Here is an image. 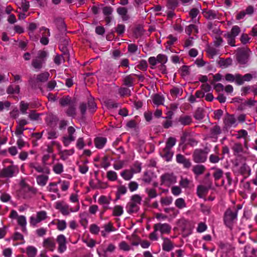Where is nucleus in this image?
<instances>
[{
  "instance_id": "f257e3e1",
  "label": "nucleus",
  "mask_w": 257,
  "mask_h": 257,
  "mask_svg": "<svg viewBox=\"0 0 257 257\" xmlns=\"http://www.w3.org/2000/svg\"><path fill=\"white\" fill-rule=\"evenodd\" d=\"M47 56L48 53L47 51L44 50L39 51L37 52V56L32 61V66L35 69L40 70L45 63Z\"/></svg>"
},
{
  "instance_id": "f03ea898",
  "label": "nucleus",
  "mask_w": 257,
  "mask_h": 257,
  "mask_svg": "<svg viewBox=\"0 0 257 257\" xmlns=\"http://www.w3.org/2000/svg\"><path fill=\"white\" fill-rule=\"evenodd\" d=\"M142 200V197L139 195L135 194L133 195L131 197L130 201L127 203L126 206L127 213L131 214L138 212Z\"/></svg>"
},
{
  "instance_id": "7ed1b4c3",
  "label": "nucleus",
  "mask_w": 257,
  "mask_h": 257,
  "mask_svg": "<svg viewBox=\"0 0 257 257\" xmlns=\"http://www.w3.org/2000/svg\"><path fill=\"white\" fill-rule=\"evenodd\" d=\"M209 151V149L207 147H205L203 150L196 149L193 154V161L196 163L205 162L207 160V156Z\"/></svg>"
},
{
  "instance_id": "20e7f679",
  "label": "nucleus",
  "mask_w": 257,
  "mask_h": 257,
  "mask_svg": "<svg viewBox=\"0 0 257 257\" xmlns=\"http://www.w3.org/2000/svg\"><path fill=\"white\" fill-rule=\"evenodd\" d=\"M55 207L57 209L59 210L63 215H67L70 213V212H76L78 211L79 209V205L78 204L75 208L73 209L70 207L69 205L65 202L59 201L56 202Z\"/></svg>"
},
{
  "instance_id": "39448f33",
  "label": "nucleus",
  "mask_w": 257,
  "mask_h": 257,
  "mask_svg": "<svg viewBox=\"0 0 257 257\" xmlns=\"http://www.w3.org/2000/svg\"><path fill=\"white\" fill-rule=\"evenodd\" d=\"M237 214V210L234 211L231 209H227L224 213V221L225 224L229 227H231L233 222L236 220Z\"/></svg>"
},
{
  "instance_id": "423d86ee",
  "label": "nucleus",
  "mask_w": 257,
  "mask_h": 257,
  "mask_svg": "<svg viewBox=\"0 0 257 257\" xmlns=\"http://www.w3.org/2000/svg\"><path fill=\"white\" fill-rule=\"evenodd\" d=\"M19 172L18 168L15 165H11L3 169L0 172L1 178H12L15 174Z\"/></svg>"
},
{
  "instance_id": "0eeeda50",
  "label": "nucleus",
  "mask_w": 257,
  "mask_h": 257,
  "mask_svg": "<svg viewBox=\"0 0 257 257\" xmlns=\"http://www.w3.org/2000/svg\"><path fill=\"white\" fill-rule=\"evenodd\" d=\"M160 179L161 184L168 187L177 182V177L173 173H165L161 176Z\"/></svg>"
},
{
  "instance_id": "6e6552de",
  "label": "nucleus",
  "mask_w": 257,
  "mask_h": 257,
  "mask_svg": "<svg viewBox=\"0 0 257 257\" xmlns=\"http://www.w3.org/2000/svg\"><path fill=\"white\" fill-rule=\"evenodd\" d=\"M67 132L68 136H64L62 138V142L64 145L66 147L69 146L71 142L75 140V137L73 136V134L75 132V129L73 126H69L67 129Z\"/></svg>"
},
{
  "instance_id": "1a4fd4ad",
  "label": "nucleus",
  "mask_w": 257,
  "mask_h": 257,
  "mask_svg": "<svg viewBox=\"0 0 257 257\" xmlns=\"http://www.w3.org/2000/svg\"><path fill=\"white\" fill-rule=\"evenodd\" d=\"M153 227L154 229H155V231H160L162 234H169L171 230V226L166 223L155 224Z\"/></svg>"
},
{
  "instance_id": "9d476101",
  "label": "nucleus",
  "mask_w": 257,
  "mask_h": 257,
  "mask_svg": "<svg viewBox=\"0 0 257 257\" xmlns=\"http://www.w3.org/2000/svg\"><path fill=\"white\" fill-rule=\"evenodd\" d=\"M251 52L248 49L239 50L237 54V60L241 64H245Z\"/></svg>"
},
{
  "instance_id": "9b49d317",
  "label": "nucleus",
  "mask_w": 257,
  "mask_h": 257,
  "mask_svg": "<svg viewBox=\"0 0 257 257\" xmlns=\"http://www.w3.org/2000/svg\"><path fill=\"white\" fill-rule=\"evenodd\" d=\"M56 241L58 243V250L59 252L60 253L64 252L67 248L65 236L63 234H60L57 237Z\"/></svg>"
},
{
  "instance_id": "f8f14e48",
  "label": "nucleus",
  "mask_w": 257,
  "mask_h": 257,
  "mask_svg": "<svg viewBox=\"0 0 257 257\" xmlns=\"http://www.w3.org/2000/svg\"><path fill=\"white\" fill-rule=\"evenodd\" d=\"M231 149L234 156H239L245 153L242 144L239 143H234Z\"/></svg>"
},
{
  "instance_id": "ddd939ff",
  "label": "nucleus",
  "mask_w": 257,
  "mask_h": 257,
  "mask_svg": "<svg viewBox=\"0 0 257 257\" xmlns=\"http://www.w3.org/2000/svg\"><path fill=\"white\" fill-rule=\"evenodd\" d=\"M40 31H43L42 37L40 39V42L44 45H46L49 43L48 37L50 36L49 30L45 27H42L40 29Z\"/></svg>"
},
{
  "instance_id": "4468645a",
  "label": "nucleus",
  "mask_w": 257,
  "mask_h": 257,
  "mask_svg": "<svg viewBox=\"0 0 257 257\" xmlns=\"http://www.w3.org/2000/svg\"><path fill=\"white\" fill-rule=\"evenodd\" d=\"M43 246L46 249L53 251L56 246L55 240L53 237L45 238L43 242Z\"/></svg>"
},
{
  "instance_id": "2eb2a0df",
  "label": "nucleus",
  "mask_w": 257,
  "mask_h": 257,
  "mask_svg": "<svg viewBox=\"0 0 257 257\" xmlns=\"http://www.w3.org/2000/svg\"><path fill=\"white\" fill-rule=\"evenodd\" d=\"M176 161L179 164L183 165L184 167L189 168L191 166V163L189 159H186L183 155L178 154L176 156Z\"/></svg>"
},
{
  "instance_id": "dca6fc26",
  "label": "nucleus",
  "mask_w": 257,
  "mask_h": 257,
  "mask_svg": "<svg viewBox=\"0 0 257 257\" xmlns=\"http://www.w3.org/2000/svg\"><path fill=\"white\" fill-rule=\"evenodd\" d=\"M224 123L227 127L236 125V119L233 115L227 114L224 119Z\"/></svg>"
},
{
  "instance_id": "f3484780",
  "label": "nucleus",
  "mask_w": 257,
  "mask_h": 257,
  "mask_svg": "<svg viewBox=\"0 0 257 257\" xmlns=\"http://www.w3.org/2000/svg\"><path fill=\"white\" fill-rule=\"evenodd\" d=\"M161 155L167 161H169L173 157V153L171 151V149L165 147L161 152Z\"/></svg>"
},
{
  "instance_id": "a211bd4d",
  "label": "nucleus",
  "mask_w": 257,
  "mask_h": 257,
  "mask_svg": "<svg viewBox=\"0 0 257 257\" xmlns=\"http://www.w3.org/2000/svg\"><path fill=\"white\" fill-rule=\"evenodd\" d=\"M163 243L162 244L163 249L166 251H170L173 247V242L168 238L162 237Z\"/></svg>"
},
{
  "instance_id": "6ab92c4d",
  "label": "nucleus",
  "mask_w": 257,
  "mask_h": 257,
  "mask_svg": "<svg viewBox=\"0 0 257 257\" xmlns=\"http://www.w3.org/2000/svg\"><path fill=\"white\" fill-rule=\"evenodd\" d=\"M29 166L30 168L34 169L36 171H37L39 173H45L46 174H49L50 173V170L48 168H43L37 163H30Z\"/></svg>"
},
{
  "instance_id": "aec40b11",
  "label": "nucleus",
  "mask_w": 257,
  "mask_h": 257,
  "mask_svg": "<svg viewBox=\"0 0 257 257\" xmlns=\"http://www.w3.org/2000/svg\"><path fill=\"white\" fill-rule=\"evenodd\" d=\"M256 249L252 247L249 245H247L244 247V255L245 257H256L255 252Z\"/></svg>"
},
{
  "instance_id": "412c9836",
  "label": "nucleus",
  "mask_w": 257,
  "mask_h": 257,
  "mask_svg": "<svg viewBox=\"0 0 257 257\" xmlns=\"http://www.w3.org/2000/svg\"><path fill=\"white\" fill-rule=\"evenodd\" d=\"M75 102V100L68 95L63 96L59 100L60 104L63 107L69 106Z\"/></svg>"
},
{
  "instance_id": "4be33fe9",
  "label": "nucleus",
  "mask_w": 257,
  "mask_h": 257,
  "mask_svg": "<svg viewBox=\"0 0 257 257\" xmlns=\"http://www.w3.org/2000/svg\"><path fill=\"white\" fill-rule=\"evenodd\" d=\"M54 22L56 25L59 31L62 32H65L66 31V25L62 19L56 18L54 19Z\"/></svg>"
},
{
  "instance_id": "5701e85b",
  "label": "nucleus",
  "mask_w": 257,
  "mask_h": 257,
  "mask_svg": "<svg viewBox=\"0 0 257 257\" xmlns=\"http://www.w3.org/2000/svg\"><path fill=\"white\" fill-rule=\"evenodd\" d=\"M103 228H104V230L101 231V233L102 236L103 237H105L107 233L115 230V229L113 226L112 223L110 222L104 224Z\"/></svg>"
},
{
  "instance_id": "b1692460",
  "label": "nucleus",
  "mask_w": 257,
  "mask_h": 257,
  "mask_svg": "<svg viewBox=\"0 0 257 257\" xmlns=\"http://www.w3.org/2000/svg\"><path fill=\"white\" fill-rule=\"evenodd\" d=\"M209 188L203 185H199L197 188V194L200 198H203L208 193Z\"/></svg>"
},
{
  "instance_id": "393cba45",
  "label": "nucleus",
  "mask_w": 257,
  "mask_h": 257,
  "mask_svg": "<svg viewBox=\"0 0 257 257\" xmlns=\"http://www.w3.org/2000/svg\"><path fill=\"white\" fill-rule=\"evenodd\" d=\"M178 122L183 125H189L192 122V119L190 116L182 115L180 116Z\"/></svg>"
},
{
  "instance_id": "a878e982",
  "label": "nucleus",
  "mask_w": 257,
  "mask_h": 257,
  "mask_svg": "<svg viewBox=\"0 0 257 257\" xmlns=\"http://www.w3.org/2000/svg\"><path fill=\"white\" fill-rule=\"evenodd\" d=\"M202 13L204 17L208 20H214L218 18L216 13L213 10H204Z\"/></svg>"
},
{
  "instance_id": "bb28decb",
  "label": "nucleus",
  "mask_w": 257,
  "mask_h": 257,
  "mask_svg": "<svg viewBox=\"0 0 257 257\" xmlns=\"http://www.w3.org/2000/svg\"><path fill=\"white\" fill-rule=\"evenodd\" d=\"M238 171L241 175L247 176L250 175V169L249 167L244 163L240 166Z\"/></svg>"
},
{
  "instance_id": "cd10ccee",
  "label": "nucleus",
  "mask_w": 257,
  "mask_h": 257,
  "mask_svg": "<svg viewBox=\"0 0 257 257\" xmlns=\"http://www.w3.org/2000/svg\"><path fill=\"white\" fill-rule=\"evenodd\" d=\"M106 142V139L103 137H97L94 140L95 147L98 149H102Z\"/></svg>"
},
{
  "instance_id": "c85d7f7f",
  "label": "nucleus",
  "mask_w": 257,
  "mask_h": 257,
  "mask_svg": "<svg viewBox=\"0 0 257 257\" xmlns=\"http://www.w3.org/2000/svg\"><path fill=\"white\" fill-rule=\"evenodd\" d=\"M134 173L130 169L129 170L126 169L121 172L120 175L125 180H131L133 176Z\"/></svg>"
},
{
  "instance_id": "c756f323",
  "label": "nucleus",
  "mask_w": 257,
  "mask_h": 257,
  "mask_svg": "<svg viewBox=\"0 0 257 257\" xmlns=\"http://www.w3.org/2000/svg\"><path fill=\"white\" fill-rule=\"evenodd\" d=\"M50 76V74L48 72H44L43 73H41L38 75H37V80L39 82H46Z\"/></svg>"
},
{
  "instance_id": "7c9ffc66",
  "label": "nucleus",
  "mask_w": 257,
  "mask_h": 257,
  "mask_svg": "<svg viewBox=\"0 0 257 257\" xmlns=\"http://www.w3.org/2000/svg\"><path fill=\"white\" fill-rule=\"evenodd\" d=\"M205 170V167L202 165H197L193 167L192 171L196 175L202 174Z\"/></svg>"
},
{
  "instance_id": "2f4dec72",
  "label": "nucleus",
  "mask_w": 257,
  "mask_h": 257,
  "mask_svg": "<svg viewBox=\"0 0 257 257\" xmlns=\"http://www.w3.org/2000/svg\"><path fill=\"white\" fill-rule=\"evenodd\" d=\"M48 176L43 175H39L36 178L37 182L39 185L44 186L46 184L48 180Z\"/></svg>"
},
{
  "instance_id": "473e14b6",
  "label": "nucleus",
  "mask_w": 257,
  "mask_h": 257,
  "mask_svg": "<svg viewBox=\"0 0 257 257\" xmlns=\"http://www.w3.org/2000/svg\"><path fill=\"white\" fill-rule=\"evenodd\" d=\"M65 112L68 116H74L76 115L75 102L68 106V108L66 109Z\"/></svg>"
},
{
  "instance_id": "72a5a7b5",
  "label": "nucleus",
  "mask_w": 257,
  "mask_h": 257,
  "mask_svg": "<svg viewBox=\"0 0 257 257\" xmlns=\"http://www.w3.org/2000/svg\"><path fill=\"white\" fill-rule=\"evenodd\" d=\"M26 253L28 257H35L37 253V249L33 246H28L26 248Z\"/></svg>"
},
{
  "instance_id": "f704fd0d",
  "label": "nucleus",
  "mask_w": 257,
  "mask_h": 257,
  "mask_svg": "<svg viewBox=\"0 0 257 257\" xmlns=\"http://www.w3.org/2000/svg\"><path fill=\"white\" fill-rule=\"evenodd\" d=\"M20 88L19 85H10L7 89V92L8 94H18L20 92Z\"/></svg>"
},
{
  "instance_id": "c9c22d12",
  "label": "nucleus",
  "mask_w": 257,
  "mask_h": 257,
  "mask_svg": "<svg viewBox=\"0 0 257 257\" xmlns=\"http://www.w3.org/2000/svg\"><path fill=\"white\" fill-rule=\"evenodd\" d=\"M116 11L119 15L121 16L123 21L127 20L128 17L126 16L127 10L126 8L124 7H119L117 9Z\"/></svg>"
},
{
  "instance_id": "e433bc0d",
  "label": "nucleus",
  "mask_w": 257,
  "mask_h": 257,
  "mask_svg": "<svg viewBox=\"0 0 257 257\" xmlns=\"http://www.w3.org/2000/svg\"><path fill=\"white\" fill-rule=\"evenodd\" d=\"M74 152L73 149H71L70 150H64L60 151L59 154L61 156V159L63 160H65L67 159L69 156L72 155Z\"/></svg>"
},
{
  "instance_id": "4c0bfd02",
  "label": "nucleus",
  "mask_w": 257,
  "mask_h": 257,
  "mask_svg": "<svg viewBox=\"0 0 257 257\" xmlns=\"http://www.w3.org/2000/svg\"><path fill=\"white\" fill-rule=\"evenodd\" d=\"M123 212V207L120 205H116L113 209L112 215L114 216H119Z\"/></svg>"
},
{
  "instance_id": "58836bf2",
  "label": "nucleus",
  "mask_w": 257,
  "mask_h": 257,
  "mask_svg": "<svg viewBox=\"0 0 257 257\" xmlns=\"http://www.w3.org/2000/svg\"><path fill=\"white\" fill-rule=\"evenodd\" d=\"M118 247L119 249L124 251H128L133 249L132 247L125 241H122L119 243Z\"/></svg>"
},
{
  "instance_id": "ea45409f",
  "label": "nucleus",
  "mask_w": 257,
  "mask_h": 257,
  "mask_svg": "<svg viewBox=\"0 0 257 257\" xmlns=\"http://www.w3.org/2000/svg\"><path fill=\"white\" fill-rule=\"evenodd\" d=\"M18 223L22 226L23 231H26V219L24 216H20L18 217Z\"/></svg>"
},
{
  "instance_id": "a19ab883",
  "label": "nucleus",
  "mask_w": 257,
  "mask_h": 257,
  "mask_svg": "<svg viewBox=\"0 0 257 257\" xmlns=\"http://www.w3.org/2000/svg\"><path fill=\"white\" fill-rule=\"evenodd\" d=\"M123 84L128 87H132L133 86L134 79L131 75L126 76L123 80Z\"/></svg>"
},
{
  "instance_id": "79ce46f5",
  "label": "nucleus",
  "mask_w": 257,
  "mask_h": 257,
  "mask_svg": "<svg viewBox=\"0 0 257 257\" xmlns=\"http://www.w3.org/2000/svg\"><path fill=\"white\" fill-rule=\"evenodd\" d=\"M88 109L91 112H93L96 109V104L93 98H90L88 101Z\"/></svg>"
},
{
  "instance_id": "37998d69",
  "label": "nucleus",
  "mask_w": 257,
  "mask_h": 257,
  "mask_svg": "<svg viewBox=\"0 0 257 257\" xmlns=\"http://www.w3.org/2000/svg\"><path fill=\"white\" fill-rule=\"evenodd\" d=\"M29 107V104L25 102L24 101H22L20 103V110L21 112L23 114L27 113V110L28 109Z\"/></svg>"
},
{
  "instance_id": "c03bdc74",
  "label": "nucleus",
  "mask_w": 257,
  "mask_h": 257,
  "mask_svg": "<svg viewBox=\"0 0 257 257\" xmlns=\"http://www.w3.org/2000/svg\"><path fill=\"white\" fill-rule=\"evenodd\" d=\"M111 199L105 196L101 195L98 199V202L101 205H108L110 203Z\"/></svg>"
},
{
  "instance_id": "a18cd8bd",
  "label": "nucleus",
  "mask_w": 257,
  "mask_h": 257,
  "mask_svg": "<svg viewBox=\"0 0 257 257\" xmlns=\"http://www.w3.org/2000/svg\"><path fill=\"white\" fill-rule=\"evenodd\" d=\"M57 183H49V186L47 187L48 190L50 192H53L57 193L58 197H60L59 193H58V189L57 187Z\"/></svg>"
},
{
  "instance_id": "49530a36",
  "label": "nucleus",
  "mask_w": 257,
  "mask_h": 257,
  "mask_svg": "<svg viewBox=\"0 0 257 257\" xmlns=\"http://www.w3.org/2000/svg\"><path fill=\"white\" fill-rule=\"evenodd\" d=\"M175 204L179 209H182L186 206L185 200L182 198H179L176 200Z\"/></svg>"
},
{
  "instance_id": "de8ad7c7",
  "label": "nucleus",
  "mask_w": 257,
  "mask_h": 257,
  "mask_svg": "<svg viewBox=\"0 0 257 257\" xmlns=\"http://www.w3.org/2000/svg\"><path fill=\"white\" fill-rule=\"evenodd\" d=\"M178 4L177 0H167L166 6L168 9L173 10L177 7Z\"/></svg>"
},
{
  "instance_id": "09e8293b",
  "label": "nucleus",
  "mask_w": 257,
  "mask_h": 257,
  "mask_svg": "<svg viewBox=\"0 0 257 257\" xmlns=\"http://www.w3.org/2000/svg\"><path fill=\"white\" fill-rule=\"evenodd\" d=\"M38 82H39V81H37V79H34V78H30V79L29 80V84L30 85V86H31V87L34 89H37V88H39L40 89V90L41 91H42V88L39 86V84H38Z\"/></svg>"
},
{
  "instance_id": "8fccbe9b",
  "label": "nucleus",
  "mask_w": 257,
  "mask_h": 257,
  "mask_svg": "<svg viewBox=\"0 0 257 257\" xmlns=\"http://www.w3.org/2000/svg\"><path fill=\"white\" fill-rule=\"evenodd\" d=\"M186 32L187 33V34L189 35H190L193 32H194L196 33H198V29L197 28V26L195 25H193V24H191L190 25H189L186 28Z\"/></svg>"
},
{
  "instance_id": "3c124183",
  "label": "nucleus",
  "mask_w": 257,
  "mask_h": 257,
  "mask_svg": "<svg viewBox=\"0 0 257 257\" xmlns=\"http://www.w3.org/2000/svg\"><path fill=\"white\" fill-rule=\"evenodd\" d=\"M115 32L119 36L122 35L125 31V27L123 24H118L114 28Z\"/></svg>"
},
{
  "instance_id": "603ef678",
  "label": "nucleus",
  "mask_w": 257,
  "mask_h": 257,
  "mask_svg": "<svg viewBox=\"0 0 257 257\" xmlns=\"http://www.w3.org/2000/svg\"><path fill=\"white\" fill-rule=\"evenodd\" d=\"M54 172L57 174H60L63 171V166L62 164L57 163L53 166Z\"/></svg>"
},
{
  "instance_id": "864d4df0",
  "label": "nucleus",
  "mask_w": 257,
  "mask_h": 257,
  "mask_svg": "<svg viewBox=\"0 0 257 257\" xmlns=\"http://www.w3.org/2000/svg\"><path fill=\"white\" fill-rule=\"evenodd\" d=\"M153 102L157 105L163 104L164 99L159 94H155L153 99Z\"/></svg>"
},
{
  "instance_id": "5fc2aeb1",
  "label": "nucleus",
  "mask_w": 257,
  "mask_h": 257,
  "mask_svg": "<svg viewBox=\"0 0 257 257\" xmlns=\"http://www.w3.org/2000/svg\"><path fill=\"white\" fill-rule=\"evenodd\" d=\"M131 169L134 174L140 173L142 169L141 164L139 162H136L133 167H131Z\"/></svg>"
},
{
  "instance_id": "6e6d98bb",
  "label": "nucleus",
  "mask_w": 257,
  "mask_h": 257,
  "mask_svg": "<svg viewBox=\"0 0 257 257\" xmlns=\"http://www.w3.org/2000/svg\"><path fill=\"white\" fill-rule=\"evenodd\" d=\"M194 116L197 120H200L202 119L204 117L203 110L200 108L197 109L195 112Z\"/></svg>"
},
{
  "instance_id": "4d7b16f0",
  "label": "nucleus",
  "mask_w": 257,
  "mask_h": 257,
  "mask_svg": "<svg viewBox=\"0 0 257 257\" xmlns=\"http://www.w3.org/2000/svg\"><path fill=\"white\" fill-rule=\"evenodd\" d=\"M107 177L110 181H115L117 178V174L114 171H109L107 172Z\"/></svg>"
},
{
  "instance_id": "13d9d810",
  "label": "nucleus",
  "mask_w": 257,
  "mask_h": 257,
  "mask_svg": "<svg viewBox=\"0 0 257 257\" xmlns=\"http://www.w3.org/2000/svg\"><path fill=\"white\" fill-rule=\"evenodd\" d=\"M224 37L227 39V43L231 46H235V38L229 34L227 33L224 35Z\"/></svg>"
},
{
  "instance_id": "bf43d9fd",
  "label": "nucleus",
  "mask_w": 257,
  "mask_h": 257,
  "mask_svg": "<svg viewBox=\"0 0 257 257\" xmlns=\"http://www.w3.org/2000/svg\"><path fill=\"white\" fill-rule=\"evenodd\" d=\"M152 180V174L148 172H145L144 174L143 181L147 184H149Z\"/></svg>"
},
{
  "instance_id": "052dcab7",
  "label": "nucleus",
  "mask_w": 257,
  "mask_h": 257,
  "mask_svg": "<svg viewBox=\"0 0 257 257\" xmlns=\"http://www.w3.org/2000/svg\"><path fill=\"white\" fill-rule=\"evenodd\" d=\"M240 32V29L237 26H233L230 33H228L233 37H236Z\"/></svg>"
},
{
  "instance_id": "680f3d73",
  "label": "nucleus",
  "mask_w": 257,
  "mask_h": 257,
  "mask_svg": "<svg viewBox=\"0 0 257 257\" xmlns=\"http://www.w3.org/2000/svg\"><path fill=\"white\" fill-rule=\"evenodd\" d=\"M57 229L59 230L62 231L66 228V222L63 220H58L57 222Z\"/></svg>"
},
{
  "instance_id": "e2e57ef3",
  "label": "nucleus",
  "mask_w": 257,
  "mask_h": 257,
  "mask_svg": "<svg viewBox=\"0 0 257 257\" xmlns=\"http://www.w3.org/2000/svg\"><path fill=\"white\" fill-rule=\"evenodd\" d=\"M156 58L158 63H160L161 64H165L168 61L167 57L164 54H159Z\"/></svg>"
},
{
  "instance_id": "0e129e2a",
  "label": "nucleus",
  "mask_w": 257,
  "mask_h": 257,
  "mask_svg": "<svg viewBox=\"0 0 257 257\" xmlns=\"http://www.w3.org/2000/svg\"><path fill=\"white\" fill-rule=\"evenodd\" d=\"M176 142V139L175 138L170 137L166 142V147L170 149H172V148L175 145Z\"/></svg>"
},
{
  "instance_id": "69168bd1",
  "label": "nucleus",
  "mask_w": 257,
  "mask_h": 257,
  "mask_svg": "<svg viewBox=\"0 0 257 257\" xmlns=\"http://www.w3.org/2000/svg\"><path fill=\"white\" fill-rule=\"evenodd\" d=\"M190 183V181L187 178H182L181 180L179 182L180 185L182 187L185 188L189 187Z\"/></svg>"
},
{
  "instance_id": "338daca9",
  "label": "nucleus",
  "mask_w": 257,
  "mask_h": 257,
  "mask_svg": "<svg viewBox=\"0 0 257 257\" xmlns=\"http://www.w3.org/2000/svg\"><path fill=\"white\" fill-rule=\"evenodd\" d=\"M181 74L182 76H186L189 75V67L186 65L183 66L180 69Z\"/></svg>"
},
{
  "instance_id": "774afa93",
  "label": "nucleus",
  "mask_w": 257,
  "mask_h": 257,
  "mask_svg": "<svg viewBox=\"0 0 257 257\" xmlns=\"http://www.w3.org/2000/svg\"><path fill=\"white\" fill-rule=\"evenodd\" d=\"M210 133L212 136L218 135L221 133L219 126L215 125L210 129Z\"/></svg>"
}]
</instances>
